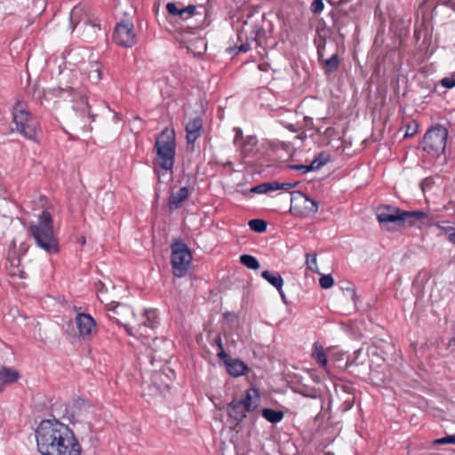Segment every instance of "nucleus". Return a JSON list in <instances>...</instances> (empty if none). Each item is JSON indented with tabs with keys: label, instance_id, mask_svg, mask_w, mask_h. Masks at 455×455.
I'll list each match as a JSON object with an SVG mask.
<instances>
[{
	"label": "nucleus",
	"instance_id": "6e6552de",
	"mask_svg": "<svg viewBox=\"0 0 455 455\" xmlns=\"http://www.w3.org/2000/svg\"><path fill=\"white\" fill-rule=\"evenodd\" d=\"M448 131L443 125H435L429 129L423 139L422 148L432 156H439L444 152Z\"/></svg>",
	"mask_w": 455,
	"mask_h": 455
},
{
	"label": "nucleus",
	"instance_id": "f3484780",
	"mask_svg": "<svg viewBox=\"0 0 455 455\" xmlns=\"http://www.w3.org/2000/svg\"><path fill=\"white\" fill-rule=\"evenodd\" d=\"M19 372L10 368H2L0 370V392L3 390L4 385L11 384L19 379Z\"/></svg>",
	"mask_w": 455,
	"mask_h": 455
},
{
	"label": "nucleus",
	"instance_id": "aec40b11",
	"mask_svg": "<svg viewBox=\"0 0 455 455\" xmlns=\"http://www.w3.org/2000/svg\"><path fill=\"white\" fill-rule=\"evenodd\" d=\"M188 188L183 187L176 193H172L169 198V206L172 210L178 209L180 205L188 198Z\"/></svg>",
	"mask_w": 455,
	"mask_h": 455
},
{
	"label": "nucleus",
	"instance_id": "f704fd0d",
	"mask_svg": "<svg viewBox=\"0 0 455 455\" xmlns=\"http://www.w3.org/2000/svg\"><path fill=\"white\" fill-rule=\"evenodd\" d=\"M324 8L323 0H314L310 5V11L314 14H320Z\"/></svg>",
	"mask_w": 455,
	"mask_h": 455
},
{
	"label": "nucleus",
	"instance_id": "b1692460",
	"mask_svg": "<svg viewBox=\"0 0 455 455\" xmlns=\"http://www.w3.org/2000/svg\"><path fill=\"white\" fill-rule=\"evenodd\" d=\"M262 417L270 423H278L283 419V412L282 411H275L269 408H265L261 412Z\"/></svg>",
	"mask_w": 455,
	"mask_h": 455
},
{
	"label": "nucleus",
	"instance_id": "cd10ccee",
	"mask_svg": "<svg viewBox=\"0 0 455 455\" xmlns=\"http://www.w3.org/2000/svg\"><path fill=\"white\" fill-rule=\"evenodd\" d=\"M240 262L249 269L256 270L259 267L258 259L254 256L249 254L240 256Z\"/></svg>",
	"mask_w": 455,
	"mask_h": 455
},
{
	"label": "nucleus",
	"instance_id": "a19ab883",
	"mask_svg": "<svg viewBox=\"0 0 455 455\" xmlns=\"http://www.w3.org/2000/svg\"><path fill=\"white\" fill-rule=\"evenodd\" d=\"M418 125L416 123H412L409 124L406 128L405 136L411 137L413 136L417 132Z\"/></svg>",
	"mask_w": 455,
	"mask_h": 455
},
{
	"label": "nucleus",
	"instance_id": "423d86ee",
	"mask_svg": "<svg viewBox=\"0 0 455 455\" xmlns=\"http://www.w3.org/2000/svg\"><path fill=\"white\" fill-rule=\"evenodd\" d=\"M156 164L164 171H172L175 157V132L172 129L165 128L157 136L155 144Z\"/></svg>",
	"mask_w": 455,
	"mask_h": 455
},
{
	"label": "nucleus",
	"instance_id": "2f4dec72",
	"mask_svg": "<svg viewBox=\"0 0 455 455\" xmlns=\"http://www.w3.org/2000/svg\"><path fill=\"white\" fill-rule=\"evenodd\" d=\"M196 12V6L193 4H189L187 7L180 9L179 17L183 20H187L192 17Z\"/></svg>",
	"mask_w": 455,
	"mask_h": 455
},
{
	"label": "nucleus",
	"instance_id": "e433bc0d",
	"mask_svg": "<svg viewBox=\"0 0 455 455\" xmlns=\"http://www.w3.org/2000/svg\"><path fill=\"white\" fill-rule=\"evenodd\" d=\"M435 226L437 227L445 234H447L448 236L450 235V234H452L455 231L454 227L447 225L445 222H436L435 223Z\"/></svg>",
	"mask_w": 455,
	"mask_h": 455
},
{
	"label": "nucleus",
	"instance_id": "f257e3e1",
	"mask_svg": "<svg viewBox=\"0 0 455 455\" xmlns=\"http://www.w3.org/2000/svg\"><path fill=\"white\" fill-rule=\"evenodd\" d=\"M38 451L42 455H81L82 447L73 430L58 419H44L36 429Z\"/></svg>",
	"mask_w": 455,
	"mask_h": 455
},
{
	"label": "nucleus",
	"instance_id": "412c9836",
	"mask_svg": "<svg viewBox=\"0 0 455 455\" xmlns=\"http://www.w3.org/2000/svg\"><path fill=\"white\" fill-rule=\"evenodd\" d=\"M226 367L228 373L233 377H239L243 375L245 370L247 369L244 363L239 359L228 360V362H226Z\"/></svg>",
	"mask_w": 455,
	"mask_h": 455
},
{
	"label": "nucleus",
	"instance_id": "58836bf2",
	"mask_svg": "<svg viewBox=\"0 0 455 455\" xmlns=\"http://www.w3.org/2000/svg\"><path fill=\"white\" fill-rule=\"evenodd\" d=\"M166 10L170 14L179 16L180 8H178L174 3H168L166 4Z\"/></svg>",
	"mask_w": 455,
	"mask_h": 455
},
{
	"label": "nucleus",
	"instance_id": "a18cd8bd",
	"mask_svg": "<svg viewBox=\"0 0 455 455\" xmlns=\"http://www.w3.org/2000/svg\"><path fill=\"white\" fill-rule=\"evenodd\" d=\"M215 344L218 347L219 349L223 348V344L221 340V337L218 335L215 339Z\"/></svg>",
	"mask_w": 455,
	"mask_h": 455
},
{
	"label": "nucleus",
	"instance_id": "5701e85b",
	"mask_svg": "<svg viewBox=\"0 0 455 455\" xmlns=\"http://www.w3.org/2000/svg\"><path fill=\"white\" fill-rule=\"evenodd\" d=\"M101 65L99 62H92L89 65L87 75L92 84H98L101 80Z\"/></svg>",
	"mask_w": 455,
	"mask_h": 455
},
{
	"label": "nucleus",
	"instance_id": "4c0bfd02",
	"mask_svg": "<svg viewBox=\"0 0 455 455\" xmlns=\"http://www.w3.org/2000/svg\"><path fill=\"white\" fill-rule=\"evenodd\" d=\"M440 84L445 88L451 89L455 87V78L453 76L443 77L441 79Z\"/></svg>",
	"mask_w": 455,
	"mask_h": 455
},
{
	"label": "nucleus",
	"instance_id": "4be33fe9",
	"mask_svg": "<svg viewBox=\"0 0 455 455\" xmlns=\"http://www.w3.org/2000/svg\"><path fill=\"white\" fill-rule=\"evenodd\" d=\"M261 276L272 286L276 288L278 291H281V288H283V279L279 273L272 272L269 270H264L261 273Z\"/></svg>",
	"mask_w": 455,
	"mask_h": 455
},
{
	"label": "nucleus",
	"instance_id": "f8f14e48",
	"mask_svg": "<svg viewBox=\"0 0 455 455\" xmlns=\"http://www.w3.org/2000/svg\"><path fill=\"white\" fill-rule=\"evenodd\" d=\"M76 329L83 339H91L97 332V324L93 317L89 314L78 313L75 317Z\"/></svg>",
	"mask_w": 455,
	"mask_h": 455
},
{
	"label": "nucleus",
	"instance_id": "7ed1b4c3",
	"mask_svg": "<svg viewBox=\"0 0 455 455\" xmlns=\"http://www.w3.org/2000/svg\"><path fill=\"white\" fill-rule=\"evenodd\" d=\"M30 234L42 250L52 254L59 251L58 239L53 230L52 218L49 212L43 211L36 223L30 225Z\"/></svg>",
	"mask_w": 455,
	"mask_h": 455
},
{
	"label": "nucleus",
	"instance_id": "2eb2a0df",
	"mask_svg": "<svg viewBox=\"0 0 455 455\" xmlns=\"http://www.w3.org/2000/svg\"><path fill=\"white\" fill-rule=\"evenodd\" d=\"M100 29V24L95 18H92L90 22H85L84 25L81 26L79 31H81V36L84 40L93 41L97 37Z\"/></svg>",
	"mask_w": 455,
	"mask_h": 455
},
{
	"label": "nucleus",
	"instance_id": "09e8293b",
	"mask_svg": "<svg viewBox=\"0 0 455 455\" xmlns=\"http://www.w3.org/2000/svg\"><path fill=\"white\" fill-rule=\"evenodd\" d=\"M450 6L455 10V0H449Z\"/></svg>",
	"mask_w": 455,
	"mask_h": 455
},
{
	"label": "nucleus",
	"instance_id": "6ab92c4d",
	"mask_svg": "<svg viewBox=\"0 0 455 455\" xmlns=\"http://www.w3.org/2000/svg\"><path fill=\"white\" fill-rule=\"evenodd\" d=\"M323 49L324 45H319L317 48V53L319 57V61H323L326 67V69L329 72H333L339 68V57L338 54H332L329 59L323 60Z\"/></svg>",
	"mask_w": 455,
	"mask_h": 455
},
{
	"label": "nucleus",
	"instance_id": "de8ad7c7",
	"mask_svg": "<svg viewBox=\"0 0 455 455\" xmlns=\"http://www.w3.org/2000/svg\"><path fill=\"white\" fill-rule=\"evenodd\" d=\"M285 127H287L290 131H295L294 125L291 124H286Z\"/></svg>",
	"mask_w": 455,
	"mask_h": 455
},
{
	"label": "nucleus",
	"instance_id": "39448f33",
	"mask_svg": "<svg viewBox=\"0 0 455 455\" xmlns=\"http://www.w3.org/2000/svg\"><path fill=\"white\" fill-rule=\"evenodd\" d=\"M427 217V213L421 211H403L395 206L385 205L379 208L377 220L379 223L395 227H404L406 224L414 225L417 220Z\"/></svg>",
	"mask_w": 455,
	"mask_h": 455
},
{
	"label": "nucleus",
	"instance_id": "0eeeda50",
	"mask_svg": "<svg viewBox=\"0 0 455 455\" xmlns=\"http://www.w3.org/2000/svg\"><path fill=\"white\" fill-rule=\"evenodd\" d=\"M259 392L257 388L251 387L245 391L244 396L234 398L227 406V412L229 418L236 422L243 421L248 412L253 411L259 403Z\"/></svg>",
	"mask_w": 455,
	"mask_h": 455
},
{
	"label": "nucleus",
	"instance_id": "7c9ffc66",
	"mask_svg": "<svg viewBox=\"0 0 455 455\" xmlns=\"http://www.w3.org/2000/svg\"><path fill=\"white\" fill-rule=\"evenodd\" d=\"M74 109L77 110L82 117H84L85 115L90 116V107L85 97L80 98L78 106L74 107Z\"/></svg>",
	"mask_w": 455,
	"mask_h": 455
},
{
	"label": "nucleus",
	"instance_id": "20e7f679",
	"mask_svg": "<svg viewBox=\"0 0 455 455\" xmlns=\"http://www.w3.org/2000/svg\"><path fill=\"white\" fill-rule=\"evenodd\" d=\"M12 122L15 130L24 138L38 142L40 132L39 124L36 118L29 111L28 105L22 101H17L12 108Z\"/></svg>",
	"mask_w": 455,
	"mask_h": 455
},
{
	"label": "nucleus",
	"instance_id": "1a4fd4ad",
	"mask_svg": "<svg viewBox=\"0 0 455 455\" xmlns=\"http://www.w3.org/2000/svg\"><path fill=\"white\" fill-rule=\"evenodd\" d=\"M172 267L173 275L183 277L188 271L192 255L188 246L180 240H176L171 245Z\"/></svg>",
	"mask_w": 455,
	"mask_h": 455
},
{
	"label": "nucleus",
	"instance_id": "dca6fc26",
	"mask_svg": "<svg viewBox=\"0 0 455 455\" xmlns=\"http://www.w3.org/2000/svg\"><path fill=\"white\" fill-rule=\"evenodd\" d=\"M258 140L255 136H249L243 141L241 148V154L243 158L254 156L257 152Z\"/></svg>",
	"mask_w": 455,
	"mask_h": 455
},
{
	"label": "nucleus",
	"instance_id": "a211bd4d",
	"mask_svg": "<svg viewBox=\"0 0 455 455\" xmlns=\"http://www.w3.org/2000/svg\"><path fill=\"white\" fill-rule=\"evenodd\" d=\"M163 344L164 345L165 347L169 345V342H167L166 340L163 339H157V338H154L153 339V350H154V353L151 356V363H153L154 362H168L169 360V355L166 354V353H159L157 351V348L160 347V345Z\"/></svg>",
	"mask_w": 455,
	"mask_h": 455
},
{
	"label": "nucleus",
	"instance_id": "9b49d317",
	"mask_svg": "<svg viewBox=\"0 0 455 455\" xmlns=\"http://www.w3.org/2000/svg\"><path fill=\"white\" fill-rule=\"evenodd\" d=\"M299 208L303 209V216H309L316 213L319 206L316 201L310 199L302 192L293 191L291 193V210L295 211Z\"/></svg>",
	"mask_w": 455,
	"mask_h": 455
},
{
	"label": "nucleus",
	"instance_id": "c9c22d12",
	"mask_svg": "<svg viewBox=\"0 0 455 455\" xmlns=\"http://www.w3.org/2000/svg\"><path fill=\"white\" fill-rule=\"evenodd\" d=\"M299 182H278L275 181V190L283 189V190H289L291 188H295Z\"/></svg>",
	"mask_w": 455,
	"mask_h": 455
},
{
	"label": "nucleus",
	"instance_id": "bb28decb",
	"mask_svg": "<svg viewBox=\"0 0 455 455\" xmlns=\"http://www.w3.org/2000/svg\"><path fill=\"white\" fill-rule=\"evenodd\" d=\"M275 181L261 183L251 188V192L254 194H267L275 191Z\"/></svg>",
	"mask_w": 455,
	"mask_h": 455
},
{
	"label": "nucleus",
	"instance_id": "c756f323",
	"mask_svg": "<svg viewBox=\"0 0 455 455\" xmlns=\"http://www.w3.org/2000/svg\"><path fill=\"white\" fill-rule=\"evenodd\" d=\"M306 265L307 268L314 273H319V268L317 266V257L316 254H306Z\"/></svg>",
	"mask_w": 455,
	"mask_h": 455
},
{
	"label": "nucleus",
	"instance_id": "9d476101",
	"mask_svg": "<svg viewBox=\"0 0 455 455\" xmlns=\"http://www.w3.org/2000/svg\"><path fill=\"white\" fill-rule=\"evenodd\" d=\"M113 39L115 43L123 47H132L136 44V34L134 26L131 21L118 23L114 31Z\"/></svg>",
	"mask_w": 455,
	"mask_h": 455
},
{
	"label": "nucleus",
	"instance_id": "3c124183",
	"mask_svg": "<svg viewBox=\"0 0 455 455\" xmlns=\"http://www.w3.org/2000/svg\"><path fill=\"white\" fill-rule=\"evenodd\" d=\"M238 138H239V134L237 133V134L235 135V142L238 140Z\"/></svg>",
	"mask_w": 455,
	"mask_h": 455
},
{
	"label": "nucleus",
	"instance_id": "37998d69",
	"mask_svg": "<svg viewBox=\"0 0 455 455\" xmlns=\"http://www.w3.org/2000/svg\"><path fill=\"white\" fill-rule=\"evenodd\" d=\"M291 167L293 169L301 171L303 173H307L308 172L313 171V169H311V164L308 165L298 164V165H293Z\"/></svg>",
	"mask_w": 455,
	"mask_h": 455
},
{
	"label": "nucleus",
	"instance_id": "79ce46f5",
	"mask_svg": "<svg viewBox=\"0 0 455 455\" xmlns=\"http://www.w3.org/2000/svg\"><path fill=\"white\" fill-rule=\"evenodd\" d=\"M218 357L223 361V363L226 364V362H228V360H231V358L228 355V354L225 352L224 347L219 349Z\"/></svg>",
	"mask_w": 455,
	"mask_h": 455
},
{
	"label": "nucleus",
	"instance_id": "ea45409f",
	"mask_svg": "<svg viewBox=\"0 0 455 455\" xmlns=\"http://www.w3.org/2000/svg\"><path fill=\"white\" fill-rule=\"evenodd\" d=\"M65 92H67V91L64 90V89L53 88V89H51V90L47 91V92H45V97H50L51 95H52V96H61Z\"/></svg>",
	"mask_w": 455,
	"mask_h": 455
},
{
	"label": "nucleus",
	"instance_id": "4468645a",
	"mask_svg": "<svg viewBox=\"0 0 455 455\" xmlns=\"http://www.w3.org/2000/svg\"><path fill=\"white\" fill-rule=\"evenodd\" d=\"M91 17L86 9L84 6L76 5L75 6L71 12L69 16L70 27L72 31L76 28H80L82 25H84L85 22H90Z\"/></svg>",
	"mask_w": 455,
	"mask_h": 455
},
{
	"label": "nucleus",
	"instance_id": "393cba45",
	"mask_svg": "<svg viewBox=\"0 0 455 455\" xmlns=\"http://www.w3.org/2000/svg\"><path fill=\"white\" fill-rule=\"evenodd\" d=\"M330 154L327 152H321L318 156L311 162V169L317 171L325 165L330 160Z\"/></svg>",
	"mask_w": 455,
	"mask_h": 455
},
{
	"label": "nucleus",
	"instance_id": "603ef678",
	"mask_svg": "<svg viewBox=\"0 0 455 455\" xmlns=\"http://www.w3.org/2000/svg\"><path fill=\"white\" fill-rule=\"evenodd\" d=\"M81 243H85V238H84V237H83V238L81 239Z\"/></svg>",
	"mask_w": 455,
	"mask_h": 455
},
{
	"label": "nucleus",
	"instance_id": "f03ea898",
	"mask_svg": "<svg viewBox=\"0 0 455 455\" xmlns=\"http://www.w3.org/2000/svg\"><path fill=\"white\" fill-rule=\"evenodd\" d=\"M109 319L123 325L129 335L138 339H149L154 337V329L157 323V314L155 309H146L141 315V321L138 322L132 307L117 303L115 306L108 305Z\"/></svg>",
	"mask_w": 455,
	"mask_h": 455
},
{
	"label": "nucleus",
	"instance_id": "49530a36",
	"mask_svg": "<svg viewBox=\"0 0 455 455\" xmlns=\"http://www.w3.org/2000/svg\"><path fill=\"white\" fill-rule=\"evenodd\" d=\"M278 292H279V294L281 295L283 301V302H286V301H285V295H284V292H283V288H281V291H278Z\"/></svg>",
	"mask_w": 455,
	"mask_h": 455
},
{
	"label": "nucleus",
	"instance_id": "c03bdc74",
	"mask_svg": "<svg viewBox=\"0 0 455 455\" xmlns=\"http://www.w3.org/2000/svg\"><path fill=\"white\" fill-rule=\"evenodd\" d=\"M238 49H239V52H246L251 49V45L249 43H244V44H242Z\"/></svg>",
	"mask_w": 455,
	"mask_h": 455
},
{
	"label": "nucleus",
	"instance_id": "72a5a7b5",
	"mask_svg": "<svg viewBox=\"0 0 455 455\" xmlns=\"http://www.w3.org/2000/svg\"><path fill=\"white\" fill-rule=\"evenodd\" d=\"M334 283V280L331 275H324L319 279V284L323 289H329Z\"/></svg>",
	"mask_w": 455,
	"mask_h": 455
},
{
	"label": "nucleus",
	"instance_id": "a878e982",
	"mask_svg": "<svg viewBox=\"0 0 455 455\" xmlns=\"http://www.w3.org/2000/svg\"><path fill=\"white\" fill-rule=\"evenodd\" d=\"M313 357L316 361L319 366L325 367L327 364V357L323 349V347L318 344H315L314 346V352H313Z\"/></svg>",
	"mask_w": 455,
	"mask_h": 455
},
{
	"label": "nucleus",
	"instance_id": "8fccbe9b",
	"mask_svg": "<svg viewBox=\"0 0 455 455\" xmlns=\"http://www.w3.org/2000/svg\"><path fill=\"white\" fill-rule=\"evenodd\" d=\"M304 395L307 397H310V398H316L315 395Z\"/></svg>",
	"mask_w": 455,
	"mask_h": 455
},
{
	"label": "nucleus",
	"instance_id": "473e14b6",
	"mask_svg": "<svg viewBox=\"0 0 455 455\" xmlns=\"http://www.w3.org/2000/svg\"><path fill=\"white\" fill-rule=\"evenodd\" d=\"M435 445L455 444V435H446L433 441Z\"/></svg>",
	"mask_w": 455,
	"mask_h": 455
},
{
	"label": "nucleus",
	"instance_id": "ddd939ff",
	"mask_svg": "<svg viewBox=\"0 0 455 455\" xmlns=\"http://www.w3.org/2000/svg\"><path fill=\"white\" fill-rule=\"evenodd\" d=\"M203 120L199 116L190 118L185 124L186 139L188 148L194 150V143L202 134Z\"/></svg>",
	"mask_w": 455,
	"mask_h": 455
},
{
	"label": "nucleus",
	"instance_id": "c85d7f7f",
	"mask_svg": "<svg viewBox=\"0 0 455 455\" xmlns=\"http://www.w3.org/2000/svg\"><path fill=\"white\" fill-rule=\"evenodd\" d=\"M248 225L251 230L258 233L265 232L267 227V222L259 219L251 220Z\"/></svg>",
	"mask_w": 455,
	"mask_h": 455
}]
</instances>
